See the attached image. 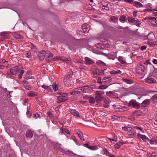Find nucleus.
I'll list each match as a JSON object with an SVG mask.
<instances>
[{
  "label": "nucleus",
  "mask_w": 157,
  "mask_h": 157,
  "mask_svg": "<svg viewBox=\"0 0 157 157\" xmlns=\"http://www.w3.org/2000/svg\"><path fill=\"white\" fill-rule=\"evenodd\" d=\"M144 67L143 64L139 63L136 67V72L137 73L141 74L144 71Z\"/></svg>",
  "instance_id": "nucleus-7"
},
{
  "label": "nucleus",
  "mask_w": 157,
  "mask_h": 157,
  "mask_svg": "<svg viewBox=\"0 0 157 157\" xmlns=\"http://www.w3.org/2000/svg\"><path fill=\"white\" fill-rule=\"evenodd\" d=\"M149 100L148 99L145 100L142 102L141 104L142 106L143 107H145L147 105H149Z\"/></svg>",
  "instance_id": "nucleus-21"
},
{
  "label": "nucleus",
  "mask_w": 157,
  "mask_h": 157,
  "mask_svg": "<svg viewBox=\"0 0 157 157\" xmlns=\"http://www.w3.org/2000/svg\"><path fill=\"white\" fill-rule=\"evenodd\" d=\"M135 129H136L137 130H140L141 131V132L143 133H144V130L141 128L140 127L138 126H135L134 127Z\"/></svg>",
  "instance_id": "nucleus-44"
},
{
  "label": "nucleus",
  "mask_w": 157,
  "mask_h": 157,
  "mask_svg": "<svg viewBox=\"0 0 157 157\" xmlns=\"http://www.w3.org/2000/svg\"><path fill=\"white\" fill-rule=\"evenodd\" d=\"M97 77H98V79H97L96 82L99 83H102V82L101 81V78L100 77H99L98 76Z\"/></svg>",
  "instance_id": "nucleus-53"
},
{
  "label": "nucleus",
  "mask_w": 157,
  "mask_h": 157,
  "mask_svg": "<svg viewBox=\"0 0 157 157\" xmlns=\"http://www.w3.org/2000/svg\"><path fill=\"white\" fill-rule=\"evenodd\" d=\"M79 67L80 69H83L85 70H86L87 69V68L84 65H81L79 66Z\"/></svg>",
  "instance_id": "nucleus-43"
},
{
  "label": "nucleus",
  "mask_w": 157,
  "mask_h": 157,
  "mask_svg": "<svg viewBox=\"0 0 157 157\" xmlns=\"http://www.w3.org/2000/svg\"><path fill=\"white\" fill-rule=\"evenodd\" d=\"M108 86L107 85H102L99 87V88L100 89H104L107 88Z\"/></svg>",
  "instance_id": "nucleus-46"
},
{
  "label": "nucleus",
  "mask_w": 157,
  "mask_h": 157,
  "mask_svg": "<svg viewBox=\"0 0 157 157\" xmlns=\"http://www.w3.org/2000/svg\"><path fill=\"white\" fill-rule=\"evenodd\" d=\"M33 132L30 130H27L26 132V136L27 137L31 138L33 135Z\"/></svg>",
  "instance_id": "nucleus-23"
},
{
  "label": "nucleus",
  "mask_w": 157,
  "mask_h": 157,
  "mask_svg": "<svg viewBox=\"0 0 157 157\" xmlns=\"http://www.w3.org/2000/svg\"><path fill=\"white\" fill-rule=\"evenodd\" d=\"M22 82L23 86L27 90H29L31 89V86L27 81H23Z\"/></svg>",
  "instance_id": "nucleus-14"
},
{
  "label": "nucleus",
  "mask_w": 157,
  "mask_h": 157,
  "mask_svg": "<svg viewBox=\"0 0 157 157\" xmlns=\"http://www.w3.org/2000/svg\"><path fill=\"white\" fill-rule=\"evenodd\" d=\"M104 92L102 90H99V91H97L95 93V94L96 95H100L101 96V95L104 94Z\"/></svg>",
  "instance_id": "nucleus-37"
},
{
  "label": "nucleus",
  "mask_w": 157,
  "mask_h": 157,
  "mask_svg": "<svg viewBox=\"0 0 157 157\" xmlns=\"http://www.w3.org/2000/svg\"><path fill=\"white\" fill-rule=\"evenodd\" d=\"M60 95L57 97V102L58 103H60L65 101L67 100V96L68 94L66 93H59Z\"/></svg>",
  "instance_id": "nucleus-3"
},
{
  "label": "nucleus",
  "mask_w": 157,
  "mask_h": 157,
  "mask_svg": "<svg viewBox=\"0 0 157 157\" xmlns=\"http://www.w3.org/2000/svg\"><path fill=\"white\" fill-rule=\"evenodd\" d=\"M106 70V68L104 69L103 71L102 70H99L98 69H96L94 72H93L94 77L97 78L98 77V75H102L104 74V71Z\"/></svg>",
  "instance_id": "nucleus-8"
},
{
  "label": "nucleus",
  "mask_w": 157,
  "mask_h": 157,
  "mask_svg": "<svg viewBox=\"0 0 157 157\" xmlns=\"http://www.w3.org/2000/svg\"><path fill=\"white\" fill-rule=\"evenodd\" d=\"M102 99V98L100 95H96L95 97V100L97 103H99Z\"/></svg>",
  "instance_id": "nucleus-32"
},
{
  "label": "nucleus",
  "mask_w": 157,
  "mask_h": 157,
  "mask_svg": "<svg viewBox=\"0 0 157 157\" xmlns=\"http://www.w3.org/2000/svg\"><path fill=\"white\" fill-rule=\"evenodd\" d=\"M14 36L17 39H21L22 37L21 35L19 34L15 33L14 34Z\"/></svg>",
  "instance_id": "nucleus-41"
},
{
  "label": "nucleus",
  "mask_w": 157,
  "mask_h": 157,
  "mask_svg": "<svg viewBox=\"0 0 157 157\" xmlns=\"http://www.w3.org/2000/svg\"><path fill=\"white\" fill-rule=\"evenodd\" d=\"M128 19L129 22L133 23L135 22L136 21L135 18L131 17H128Z\"/></svg>",
  "instance_id": "nucleus-35"
},
{
  "label": "nucleus",
  "mask_w": 157,
  "mask_h": 157,
  "mask_svg": "<svg viewBox=\"0 0 157 157\" xmlns=\"http://www.w3.org/2000/svg\"><path fill=\"white\" fill-rule=\"evenodd\" d=\"M152 100L154 103L157 102V94H155L152 97Z\"/></svg>",
  "instance_id": "nucleus-40"
},
{
  "label": "nucleus",
  "mask_w": 157,
  "mask_h": 157,
  "mask_svg": "<svg viewBox=\"0 0 157 157\" xmlns=\"http://www.w3.org/2000/svg\"><path fill=\"white\" fill-rule=\"evenodd\" d=\"M154 36V34L152 33H149L147 35L148 40L147 44L150 45L154 46L157 44V43L156 41H153L150 38H153Z\"/></svg>",
  "instance_id": "nucleus-5"
},
{
  "label": "nucleus",
  "mask_w": 157,
  "mask_h": 157,
  "mask_svg": "<svg viewBox=\"0 0 157 157\" xmlns=\"http://www.w3.org/2000/svg\"><path fill=\"white\" fill-rule=\"evenodd\" d=\"M128 105L129 106H132L136 109L139 108L140 107V105L135 101H132L128 103Z\"/></svg>",
  "instance_id": "nucleus-9"
},
{
  "label": "nucleus",
  "mask_w": 157,
  "mask_h": 157,
  "mask_svg": "<svg viewBox=\"0 0 157 157\" xmlns=\"http://www.w3.org/2000/svg\"><path fill=\"white\" fill-rule=\"evenodd\" d=\"M94 61L88 57H85V63L86 64L90 65L94 63Z\"/></svg>",
  "instance_id": "nucleus-15"
},
{
  "label": "nucleus",
  "mask_w": 157,
  "mask_h": 157,
  "mask_svg": "<svg viewBox=\"0 0 157 157\" xmlns=\"http://www.w3.org/2000/svg\"><path fill=\"white\" fill-rule=\"evenodd\" d=\"M77 133L81 140L82 141H84L85 140L83 134L80 131H78L77 132Z\"/></svg>",
  "instance_id": "nucleus-30"
},
{
  "label": "nucleus",
  "mask_w": 157,
  "mask_h": 157,
  "mask_svg": "<svg viewBox=\"0 0 157 157\" xmlns=\"http://www.w3.org/2000/svg\"><path fill=\"white\" fill-rule=\"evenodd\" d=\"M103 151H104L105 154L106 155H108V151H107V149L106 148H103Z\"/></svg>",
  "instance_id": "nucleus-58"
},
{
  "label": "nucleus",
  "mask_w": 157,
  "mask_h": 157,
  "mask_svg": "<svg viewBox=\"0 0 157 157\" xmlns=\"http://www.w3.org/2000/svg\"><path fill=\"white\" fill-rule=\"evenodd\" d=\"M42 87L49 92L52 91V90L56 91L58 89V86L56 83L51 85L49 86L47 85H43L42 86Z\"/></svg>",
  "instance_id": "nucleus-4"
},
{
  "label": "nucleus",
  "mask_w": 157,
  "mask_h": 157,
  "mask_svg": "<svg viewBox=\"0 0 157 157\" xmlns=\"http://www.w3.org/2000/svg\"><path fill=\"white\" fill-rule=\"evenodd\" d=\"M95 101V99L93 97H90L89 99V102L90 103L93 104Z\"/></svg>",
  "instance_id": "nucleus-38"
},
{
  "label": "nucleus",
  "mask_w": 157,
  "mask_h": 157,
  "mask_svg": "<svg viewBox=\"0 0 157 157\" xmlns=\"http://www.w3.org/2000/svg\"><path fill=\"white\" fill-rule=\"evenodd\" d=\"M147 156L150 157H155L156 156L155 153H152L151 154H149L147 155Z\"/></svg>",
  "instance_id": "nucleus-57"
},
{
  "label": "nucleus",
  "mask_w": 157,
  "mask_h": 157,
  "mask_svg": "<svg viewBox=\"0 0 157 157\" xmlns=\"http://www.w3.org/2000/svg\"><path fill=\"white\" fill-rule=\"evenodd\" d=\"M135 114L138 115H141L142 114V112L140 110H137L135 112Z\"/></svg>",
  "instance_id": "nucleus-50"
},
{
  "label": "nucleus",
  "mask_w": 157,
  "mask_h": 157,
  "mask_svg": "<svg viewBox=\"0 0 157 157\" xmlns=\"http://www.w3.org/2000/svg\"><path fill=\"white\" fill-rule=\"evenodd\" d=\"M59 124L60 126H61V128H64V127L65 128V126H64V125L65 124V122L63 121H59Z\"/></svg>",
  "instance_id": "nucleus-39"
},
{
  "label": "nucleus",
  "mask_w": 157,
  "mask_h": 157,
  "mask_svg": "<svg viewBox=\"0 0 157 157\" xmlns=\"http://www.w3.org/2000/svg\"><path fill=\"white\" fill-rule=\"evenodd\" d=\"M88 148L89 149L92 150H95L98 149V146L97 145L96 146H90L88 147Z\"/></svg>",
  "instance_id": "nucleus-31"
},
{
  "label": "nucleus",
  "mask_w": 157,
  "mask_h": 157,
  "mask_svg": "<svg viewBox=\"0 0 157 157\" xmlns=\"http://www.w3.org/2000/svg\"><path fill=\"white\" fill-rule=\"evenodd\" d=\"M118 59L119 61H121V62L122 64H124L125 63V62L123 58L121 56H119L118 57Z\"/></svg>",
  "instance_id": "nucleus-48"
},
{
  "label": "nucleus",
  "mask_w": 157,
  "mask_h": 157,
  "mask_svg": "<svg viewBox=\"0 0 157 157\" xmlns=\"http://www.w3.org/2000/svg\"><path fill=\"white\" fill-rule=\"evenodd\" d=\"M153 140L155 143L157 144V137H154L152 138Z\"/></svg>",
  "instance_id": "nucleus-59"
},
{
  "label": "nucleus",
  "mask_w": 157,
  "mask_h": 157,
  "mask_svg": "<svg viewBox=\"0 0 157 157\" xmlns=\"http://www.w3.org/2000/svg\"><path fill=\"white\" fill-rule=\"evenodd\" d=\"M133 6L137 8L143 7V5L140 2H135L133 4Z\"/></svg>",
  "instance_id": "nucleus-28"
},
{
  "label": "nucleus",
  "mask_w": 157,
  "mask_h": 157,
  "mask_svg": "<svg viewBox=\"0 0 157 157\" xmlns=\"http://www.w3.org/2000/svg\"><path fill=\"white\" fill-rule=\"evenodd\" d=\"M146 7L147 8V9L146 10L147 11H151V10H150V9L151 8V5L150 4H148L146 5Z\"/></svg>",
  "instance_id": "nucleus-49"
},
{
  "label": "nucleus",
  "mask_w": 157,
  "mask_h": 157,
  "mask_svg": "<svg viewBox=\"0 0 157 157\" xmlns=\"http://www.w3.org/2000/svg\"><path fill=\"white\" fill-rule=\"evenodd\" d=\"M128 133V134L131 136H136V133L135 131L134 127H129Z\"/></svg>",
  "instance_id": "nucleus-12"
},
{
  "label": "nucleus",
  "mask_w": 157,
  "mask_h": 157,
  "mask_svg": "<svg viewBox=\"0 0 157 157\" xmlns=\"http://www.w3.org/2000/svg\"><path fill=\"white\" fill-rule=\"evenodd\" d=\"M27 95L29 97H35L37 96L38 93L33 91H31L29 92Z\"/></svg>",
  "instance_id": "nucleus-20"
},
{
  "label": "nucleus",
  "mask_w": 157,
  "mask_h": 157,
  "mask_svg": "<svg viewBox=\"0 0 157 157\" xmlns=\"http://www.w3.org/2000/svg\"><path fill=\"white\" fill-rule=\"evenodd\" d=\"M145 82L153 84L156 82V80L153 78L148 77L146 79Z\"/></svg>",
  "instance_id": "nucleus-16"
},
{
  "label": "nucleus",
  "mask_w": 157,
  "mask_h": 157,
  "mask_svg": "<svg viewBox=\"0 0 157 157\" xmlns=\"http://www.w3.org/2000/svg\"><path fill=\"white\" fill-rule=\"evenodd\" d=\"M137 136L141 138L142 140H144V141L146 142L148 141H149V139L145 135H143L138 133L137 134Z\"/></svg>",
  "instance_id": "nucleus-17"
},
{
  "label": "nucleus",
  "mask_w": 157,
  "mask_h": 157,
  "mask_svg": "<svg viewBox=\"0 0 157 157\" xmlns=\"http://www.w3.org/2000/svg\"><path fill=\"white\" fill-rule=\"evenodd\" d=\"M123 144V143L121 142H119L114 145V147L116 149H119Z\"/></svg>",
  "instance_id": "nucleus-27"
},
{
  "label": "nucleus",
  "mask_w": 157,
  "mask_h": 157,
  "mask_svg": "<svg viewBox=\"0 0 157 157\" xmlns=\"http://www.w3.org/2000/svg\"><path fill=\"white\" fill-rule=\"evenodd\" d=\"M59 134L60 135H62L64 134L63 128H59Z\"/></svg>",
  "instance_id": "nucleus-45"
},
{
  "label": "nucleus",
  "mask_w": 157,
  "mask_h": 157,
  "mask_svg": "<svg viewBox=\"0 0 157 157\" xmlns=\"http://www.w3.org/2000/svg\"><path fill=\"white\" fill-rule=\"evenodd\" d=\"M124 1L125 2H128L130 3H132L134 2L133 0H124Z\"/></svg>",
  "instance_id": "nucleus-61"
},
{
  "label": "nucleus",
  "mask_w": 157,
  "mask_h": 157,
  "mask_svg": "<svg viewBox=\"0 0 157 157\" xmlns=\"http://www.w3.org/2000/svg\"><path fill=\"white\" fill-rule=\"evenodd\" d=\"M26 114L28 117H30L31 116V113H30L29 110H27L26 112Z\"/></svg>",
  "instance_id": "nucleus-60"
},
{
  "label": "nucleus",
  "mask_w": 157,
  "mask_h": 157,
  "mask_svg": "<svg viewBox=\"0 0 157 157\" xmlns=\"http://www.w3.org/2000/svg\"><path fill=\"white\" fill-rule=\"evenodd\" d=\"M122 129L125 131H127L128 132V128L129 127H123L122 128Z\"/></svg>",
  "instance_id": "nucleus-62"
},
{
  "label": "nucleus",
  "mask_w": 157,
  "mask_h": 157,
  "mask_svg": "<svg viewBox=\"0 0 157 157\" xmlns=\"http://www.w3.org/2000/svg\"><path fill=\"white\" fill-rule=\"evenodd\" d=\"M126 20V17L124 15H121L120 18V21L122 23L124 22Z\"/></svg>",
  "instance_id": "nucleus-29"
},
{
  "label": "nucleus",
  "mask_w": 157,
  "mask_h": 157,
  "mask_svg": "<svg viewBox=\"0 0 157 157\" xmlns=\"http://www.w3.org/2000/svg\"><path fill=\"white\" fill-rule=\"evenodd\" d=\"M111 118L113 120H117L118 118V117L117 116L114 115L111 116Z\"/></svg>",
  "instance_id": "nucleus-55"
},
{
  "label": "nucleus",
  "mask_w": 157,
  "mask_h": 157,
  "mask_svg": "<svg viewBox=\"0 0 157 157\" xmlns=\"http://www.w3.org/2000/svg\"><path fill=\"white\" fill-rule=\"evenodd\" d=\"M1 37H0V42L2 41L5 39H8L10 36L9 34L5 32L2 33L1 34Z\"/></svg>",
  "instance_id": "nucleus-13"
},
{
  "label": "nucleus",
  "mask_w": 157,
  "mask_h": 157,
  "mask_svg": "<svg viewBox=\"0 0 157 157\" xmlns=\"http://www.w3.org/2000/svg\"><path fill=\"white\" fill-rule=\"evenodd\" d=\"M53 54L49 51H46V57H47L46 60V61L49 62H51L52 61H55L58 59L65 62L67 63L68 64H71L72 63L71 61L69 59L66 58L65 57H58L56 56H54V57H53Z\"/></svg>",
  "instance_id": "nucleus-1"
},
{
  "label": "nucleus",
  "mask_w": 157,
  "mask_h": 157,
  "mask_svg": "<svg viewBox=\"0 0 157 157\" xmlns=\"http://www.w3.org/2000/svg\"><path fill=\"white\" fill-rule=\"evenodd\" d=\"M73 72L72 71H71L70 72V74L68 75H66L64 76V78H66L67 79H70V78L72 76Z\"/></svg>",
  "instance_id": "nucleus-36"
},
{
  "label": "nucleus",
  "mask_w": 157,
  "mask_h": 157,
  "mask_svg": "<svg viewBox=\"0 0 157 157\" xmlns=\"http://www.w3.org/2000/svg\"><path fill=\"white\" fill-rule=\"evenodd\" d=\"M113 137L112 138H109V140H110L112 144H114L115 142H116L117 140V136L114 134H113Z\"/></svg>",
  "instance_id": "nucleus-18"
},
{
  "label": "nucleus",
  "mask_w": 157,
  "mask_h": 157,
  "mask_svg": "<svg viewBox=\"0 0 157 157\" xmlns=\"http://www.w3.org/2000/svg\"><path fill=\"white\" fill-rule=\"evenodd\" d=\"M89 26L88 24H85L83 25L82 26V29L84 32H88L89 31Z\"/></svg>",
  "instance_id": "nucleus-22"
},
{
  "label": "nucleus",
  "mask_w": 157,
  "mask_h": 157,
  "mask_svg": "<svg viewBox=\"0 0 157 157\" xmlns=\"http://www.w3.org/2000/svg\"><path fill=\"white\" fill-rule=\"evenodd\" d=\"M118 20V17L117 16H112L109 20V21L113 23H117Z\"/></svg>",
  "instance_id": "nucleus-24"
},
{
  "label": "nucleus",
  "mask_w": 157,
  "mask_h": 157,
  "mask_svg": "<svg viewBox=\"0 0 157 157\" xmlns=\"http://www.w3.org/2000/svg\"><path fill=\"white\" fill-rule=\"evenodd\" d=\"M20 71V73L18 76V78L21 79V78L23 75L24 73V71L23 70L20 69V71Z\"/></svg>",
  "instance_id": "nucleus-34"
},
{
  "label": "nucleus",
  "mask_w": 157,
  "mask_h": 157,
  "mask_svg": "<svg viewBox=\"0 0 157 157\" xmlns=\"http://www.w3.org/2000/svg\"><path fill=\"white\" fill-rule=\"evenodd\" d=\"M33 117L36 119L38 118H40V114L36 113V114H34L33 115Z\"/></svg>",
  "instance_id": "nucleus-42"
},
{
  "label": "nucleus",
  "mask_w": 157,
  "mask_h": 157,
  "mask_svg": "<svg viewBox=\"0 0 157 157\" xmlns=\"http://www.w3.org/2000/svg\"><path fill=\"white\" fill-rule=\"evenodd\" d=\"M46 51L44 50L41 51L38 54V57L41 60H43L46 57Z\"/></svg>",
  "instance_id": "nucleus-10"
},
{
  "label": "nucleus",
  "mask_w": 157,
  "mask_h": 157,
  "mask_svg": "<svg viewBox=\"0 0 157 157\" xmlns=\"http://www.w3.org/2000/svg\"><path fill=\"white\" fill-rule=\"evenodd\" d=\"M97 64L99 66L105 67L106 65L105 63L101 60H98L96 62Z\"/></svg>",
  "instance_id": "nucleus-25"
},
{
  "label": "nucleus",
  "mask_w": 157,
  "mask_h": 157,
  "mask_svg": "<svg viewBox=\"0 0 157 157\" xmlns=\"http://www.w3.org/2000/svg\"><path fill=\"white\" fill-rule=\"evenodd\" d=\"M47 114L48 115L49 117L50 118H52L53 117V115L51 112L48 111L47 112Z\"/></svg>",
  "instance_id": "nucleus-51"
},
{
  "label": "nucleus",
  "mask_w": 157,
  "mask_h": 157,
  "mask_svg": "<svg viewBox=\"0 0 157 157\" xmlns=\"http://www.w3.org/2000/svg\"><path fill=\"white\" fill-rule=\"evenodd\" d=\"M90 97L88 95H85L83 96V98L85 99H89Z\"/></svg>",
  "instance_id": "nucleus-64"
},
{
  "label": "nucleus",
  "mask_w": 157,
  "mask_h": 157,
  "mask_svg": "<svg viewBox=\"0 0 157 157\" xmlns=\"http://www.w3.org/2000/svg\"><path fill=\"white\" fill-rule=\"evenodd\" d=\"M89 88V86H87L74 88L70 93V94L75 96L79 95L82 93L87 92Z\"/></svg>",
  "instance_id": "nucleus-2"
},
{
  "label": "nucleus",
  "mask_w": 157,
  "mask_h": 157,
  "mask_svg": "<svg viewBox=\"0 0 157 157\" xmlns=\"http://www.w3.org/2000/svg\"><path fill=\"white\" fill-rule=\"evenodd\" d=\"M151 11L154 12V15L155 16H157V9H152Z\"/></svg>",
  "instance_id": "nucleus-54"
},
{
  "label": "nucleus",
  "mask_w": 157,
  "mask_h": 157,
  "mask_svg": "<svg viewBox=\"0 0 157 157\" xmlns=\"http://www.w3.org/2000/svg\"><path fill=\"white\" fill-rule=\"evenodd\" d=\"M20 69L19 67H13L10 69V72L12 74L15 75L20 71Z\"/></svg>",
  "instance_id": "nucleus-11"
},
{
  "label": "nucleus",
  "mask_w": 157,
  "mask_h": 157,
  "mask_svg": "<svg viewBox=\"0 0 157 157\" xmlns=\"http://www.w3.org/2000/svg\"><path fill=\"white\" fill-rule=\"evenodd\" d=\"M123 80L127 83L130 84L132 83V82L128 79H123Z\"/></svg>",
  "instance_id": "nucleus-56"
},
{
  "label": "nucleus",
  "mask_w": 157,
  "mask_h": 157,
  "mask_svg": "<svg viewBox=\"0 0 157 157\" xmlns=\"http://www.w3.org/2000/svg\"><path fill=\"white\" fill-rule=\"evenodd\" d=\"M71 139L72 140H73L75 142H77V140L76 139V138L75 136H71Z\"/></svg>",
  "instance_id": "nucleus-63"
},
{
  "label": "nucleus",
  "mask_w": 157,
  "mask_h": 157,
  "mask_svg": "<svg viewBox=\"0 0 157 157\" xmlns=\"http://www.w3.org/2000/svg\"><path fill=\"white\" fill-rule=\"evenodd\" d=\"M147 20L148 23L150 25L155 26L157 25L156 19L155 17H148L146 18Z\"/></svg>",
  "instance_id": "nucleus-6"
},
{
  "label": "nucleus",
  "mask_w": 157,
  "mask_h": 157,
  "mask_svg": "<svg viewBox=\"0 0 157 157\" xmlns=\"http://www.w3.org/2000/svg\"><path fill=\"white\" fill-rule=\"evenodd\" d=\"M70 112L72 114V115L75 116L79 117V113L75 109H71L70 110Z\"/></svg>",
  "instance_id": "nucleus-19"
},
{
  "label": "nucleus",
  "mask_w": 157,
  "mask_h": 157,
  "mask_svg": "<svg viewBox=\"0 0 157 157\" xmlns=\"http://www.w3.org/2000/svg\"><path fill=\"white\" fill-rule=\"evenodd\" d=\"M101 4L102 5V9L104 10L105 8H106V9H108V3L105 2H101Z\"/></svg>",
  "instance_id": "nucleus-33"
},
{
  "label": "nucleus",
  "mask_w": 157,
  "mask_h": 157,
  "mask_svg": "<svg viewBox=\"0 0 157 157\" xmlns=\"http://www.w3.org/2000/svg\"><path fill=\"white\" fill-rule=\"evenodd\" d=\"M70 79H67L64 78L63 79V82L64 85L66 86H69L70 84Z\"/></svg>",
  "instance_id": "nucleus-26"
},
{
  "label": "nucleus",
  "mask_w": 157,
  "mask_h": 157,
  "mask_svg": "<svg viewBox=\"0 0 157 157\" xmlns=\"http://www.w3.org/2000/svg\"><path fill=\"white\" fill-rule=\"evenodd\" d=\"M63 130L64 132H65V133L69 135H70L71 134V132H69V131L68 129L65 128H63Z\"/></svg>",
  "instance_id": "nucleus-52"
},
{
  "label": "nucleus",
  "mask_w": 157,
  "mask_h": 157,
  "mask_svg": "<svg viewBox=\"0 0 157 157\" xmlns=\"http://www.w3.org/2000/svg\"><path fill=\"white\" fill-rule=\"evenodd\" d=\"M104 106L105 108L108 107V101L106 100H105L104 102Z\"/></svg>",
  "instance_id": "nucleus-47"
}]
</instances>
